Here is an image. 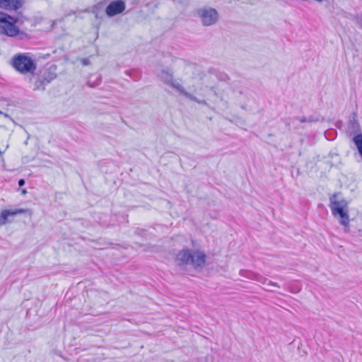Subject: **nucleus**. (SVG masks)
I'll use <instances>...</instances> for the list:
<instances>
[{
	"label": "nucleus",
	"mask_w": 362,
	"mask_h": 362,
	"mask_svg": "<svg viewBox=\"0 0 362 362\" xmlns=\"http://www.w3.org/2000/svg\"><path fill=\"white\" fill-rule=\"evenodd\" d=\"M206 255L199 250H191L183 249L176 255L175 262L177 266L192 265L194 269L202 268L206 262Z\"/></svg>",
	"instance_id": "obj_1"
},
{
	"label": "nucleus",
	"mask_w": 362,
	"mask_h": 362,
	"mask_svg": "<svg viewBox=\"0 0 362 362\" xmlns=\"http://www.w3.org/2000/svg\"><path fill=\"white\" fill-rule=\"evenodd\" d=\"M18 21V17L10 16L4 12H0V34L11 37L18 36L21 40L24 39L27 35L16 25Z\"/></svg>",
	"instance_id": "obj_2"
},
{
	"label": "nucleus",
	"mask_w": 362,
	"mask_h": 362,
	"mask_svg": "<svg viewBox=\"0 0 362 362\" xmlns=\"http://www.w3.org/2000/svg\"><path fill=\"white\" fill-rule=\"evenodd\" d=\"M339 193H334L329 197V207L332 215L339 219L340 224L347 227L350 221L347 202L344 199H339Z\"/></svg>",
	"instance_id": "obj_3"
},
{
	"label": "nucleus",
	"mask_w": 362,
	"mask_h": 362,
	"mask_svg": "<svg viewBox=\"0 0 362 362\" xmlns=\"http://www.w3.org/2000/svg\"><path fill=\"white\" fill-rule=\"evenodd\" d=\"M12 66L21 74L33 73L36 70V64L29 57L18 54L12 58Z\"/></svg>",
	"instance_id": "obj_4"
},
{
	"label": "nucleus",
	"mask_w": 362,
	"mask_h": 362,
	"mask_svg": "<svg viewBox=\"0 0 362 362\" xmlns=\"http://www.w3.org/2000/svg\"><path fill=\"white\" fill-rule=\"evenodd\" d=\"M204 26H211L216 23L218 20V11L211 7L200 8L197 11Z\"/></svg>",
	"instance_id": "obj_5"
},
{
	"label": "nucleus",
	"mask_w": 362,
	"mask_h": 362,
	"mask_svg": "<svg viewBox=\"0 0 362 362\" xmlns=\"http://www.w3.org/2000/svg\"><path fill=\"white\" fill-rule=\"evenodd\" d=\"M126 8L125 2L122 0H116L110 2L105 9L106 14L110 16H115L122 13Z\"/></svg>",
	"instance_id": "obj_6"
},
{
	"label": "nucleus",
	"mask_w": 362,
	"mask_h": 362,
	"mask_svg": "<svg viewBox=\"0 0 362 362\" xmlns=\"http://www.w3.org/2000/svg\"><path fill=\"white\" fill-rule=\"evenodd\" d=\"M23 4V0H0V8L8 11H16Z\"/></svg>",
	"instance_id": "obj_7"
},
{
	"label": "nucleus",
	"mask_w": 362,
	"mask_h": 362,
	"mask_svg": "<svg viewBox=\"0 0 362 362\" xmlns=\"http://www.w3.org/2000/svg\"><path fill=\"white\" fill-rule=\"evenodd\" d=\"M24 211L25 210L22 209L16 210H3L0 215V226L5 225L7 223L8 216H14L18 214H23Z\"/></svg>",
	"instance_id": "obj_8"
},
{
	"label": "nucleus",
	"mask_w": 362,
	"mask_h": 362,
	"mask_svg": "<svg viewBox=\"0 0 362 362\" xmlns=\"http://www.w3.org/2000/svg\"><path fill=\"white\" fill-rule=\"evenodd\" d=\"M53 79V78H48L46 76H40L35 81L34 83V90H45V86L50 83V81Z\"/></svg>",
	"instance_id": "obj_9"
},
{
	"label": "nucleus",
	"mask_w": 362,
	"mask_h": 362,
	"mask_svg": "<svg viewBox=\"0 0 362 362\" xmlns=\"http://www.w3.org/2000/svg\"><path fill=\"white\" fill-rule=\"evenodd\" d=\"M158 78L167 85H170L173 81V76L172 73L167 69H163L158 74Z\"/></svg>",
	"instance_id": "obj_10"
},
{
	"label": "nucleus",
	"mask_w": 362,
	"mask_h": 362,
	"mask_svg": "<svg viewBox=\"0 0 362 362\" xmlns=\"http://www.w3.org/2000/svg\"><path fill=\"white\" fill-rule=\"evenodd\" d=\"M102 11H103L102 5L100 4H98L93 6L91 8V10H90L89 8H86L83 11V12H90V11L94 14L95 18H102V16H101Z\"/></svg>",
	"instance_id": "obj_11"
},
{
	"label": "nucleus",
	"mask_w": 362,
	"mask_h": 362,
	"mask_svg": "<svg viewBox=\"0 0 362 362\" xmlns=\"http://www.w3.org/2000/svg\"><path fill=\"white\" fill-rule=\"evenodd\" d=\"M255 276H256V280L261 282L263 284H265L268 282L267 285H269V286H275V287H278V288L279 287V286H278V284L276 283H274V282H272V281L267 280V279L261 276L259 274L255 275Z\"/></svg>",
	"instance_id": "obj_12"
},
{
	"label": "nucleus",
	"mask_w": 362,
	"mask_h": 362,
	"mask_svg": "<svg viewBox=\"0 0 362 362\" xmlns=\"http://www.w3.org/2000/svg\"><path fill=\"white\" fill-rule=\"evenodd\" d=\"M169 86H170L172 88H175L177 91H179L184 96H185V93H187V91L185 90L183 86L181 84H180L178 82L173 81L172 83Z\"/></svg>",
	"instance_id": "obj_13"
},
{
	"label": "nucleus",
	"mask_w": 362,
	"mask_h": 362,
	"mask_svg": "<svg viewBox=\"0 0 362 362\" xmlns=\"http://www.w3.org/2000/svg\"><path fill=\"white\" fill-rule=\"evenodd\" d=\"M354 142L358 151L362 149V134H359L355 136L354 137Z\"/></svg>",
	"instance_id": "obj_14"
},
{
	"label": "nucleus",
	"mask_w": 362,
	"mask_h": 362,
	"mask_svg": "<svg viewBox=\"0 0 362 362\" xmlns=\"http://www.w3.org/2000/svg\"><path fill=\"white\" fill-rule=\"evenodd\" d=\"M294 119L300 122H311L313 121V119L312 117L307 118L305 117H296Z\"/></svg>",
	"instance_id": "obj_15"
},
{
	"label": "nucleus",
	"mask_w": 362,
	"mask_h": 362,
	"mask_svg": "<svg viewBox=\"0 0 362 362\" xmlns=\"http://www.w3.org/2000/svg\"><path fill=\"white\" fill-rule=\"evenodd\" d=\"M185 96L187 98H188V99H189V100H191L192 101H194V102H197V103L199 102V99L196 96L193 95L192 94H191V93H189L188 92L185 93Z\"/></svg>",
	"instance_id": "obj_16"
},
{
	"label": "nucleus",
	"mask_w": 362,
	"mask_h": 362,
	"mask_svg": "<svg viewBox=\"0 0 362 362\" xmlns=\"http://www.w3.org/2000/svg\"><path fill=\"white\" fill-rule=\"evenodd\" d=\"M25 180H24L23 179H21V180H19V181H18V185H19V187H22V186H23V185H25Z\"/></svg>",
	"instance_id": "obj_17"
},
{
	"label": "nucleus",
	"mask_w": 362,
	"mask_h": 362,
	"mask_svg": "<svg viewBox=\"0 0 362 362\" xmlns=\"http://www.w3.org/2000/svg\"><path fill=\"white\" fill-rule=\"evenodd\" d=\"M8 148V144H6V145L5 148H4L3 150L0 149V154L4 153L5 152V151H6Z\"/></svg>",
	"instance_id": "obj_18"
},
{
	"label": "nucleus",
	"mask_w": 362,
	"mask_h": 362,
	"mask_svg": "<svg viewBox=\"0 0 362 362\" xmlns=\"http://www.w3.org/2000/svg\"><path fill=\"white\" fill-rule=\"evenodd\" d=\"M199 104H202V105H206V102L204 100H199V102H197Z\"/></svg>",
	"instance_id": "obj_19"
},
{
	"label": "nucleus",
	"mask_w": 362,
	"mask_h": 362,
	"mask_svg": "<svg viewBox=\"0 0 362 362\" xmlns=\"http://www.w3.org/2000/svg\"><path fill=\"white\" fill-rule=\"evenodd\" d=\"M356 124V123L352 122V123L351 124V128L354 129V128H355Z\"/></svg>",
	"instance_id": "obj_20"
},
{
	"label": "nucleus",
	"mask_w": 362,
	"mask_h": 362,
	"mask_svg": "<svg viewBox=\"0 0 362 362\" xmlns=\"http://www.w3.org/2000/svg\"><path fill=\"white\" fill-rule=\"evenodd\" d=\"M236 93H238L239 95H242V94H243V90H238Z\"/></svg>",
	"instance_id": "obj_21"
},
{
	"label": "nucleus",
	"mask_w": 362,
	"mask_h": 362,
	"mask_svg": "<svg viewBox=\"0 0 362 362\" xmlns=\"http://www.w3.org/2000/svg\"><path fill=\"white\" fill-rule=\"evenodd\" d=\"M241 108L243 109V110H245L246 109V105H241Z\"/></svg>",
	"instance_id": "obj_22"
},
{
	"label": "nucleus",
	"mask_w": 362,
	"mask_h": 362,
	"mask_svg": "<svg viewBox=\"0 0 362 362\" xmlns=\"http://www.w3.org/2000/svg\"><path fill=\"white\" fill-rule=\"evenodd\" d=\"M22 193L23 194H25L26 193V190L25 189H22Z\"/></svg>",
	"instance_id": "obj_23"
},
{
	"label": "nucleus",
	"mask_w": 362,
	"mask_h": 362,
	"mask_svg": "<svg viewBox=\"0 0 362 362\" xmlns=\"http://www.w3.org/2000/svg\"><path fill=\"white\" fill-rule=\"evenodd\" d=\"M0 114H2V112L0 111Z\"/></svg>",
	"instance_id": "obj_24"
}]
</instances>
